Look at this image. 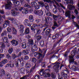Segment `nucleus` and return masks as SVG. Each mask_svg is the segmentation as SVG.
Masks as SVG:
<instances>
[{"label": "nucleus", "mask_w": 79, "mask_h": 79, "mask_svg": "<svg viewBox=\"0 0 79 79\" xmlns=\"http://www.w3.org/2000/svg\"><path fill=\"white\" fill-rule=\"evenodd\" d=\"M77 53V48H75L73 50H72L71 52V56H69V64H71V63H74L75 65H78V64L76 61H74V56L76 55Z\"/></svg>", "instance_id": "1"}, {"label": "nucleus", "mask_w": 79, "mask_h": 79, "mask_svg": "<svg viewBox=\"0 0 79 79\" xmlns=\"http://www.w3.org/2000/svg\"><path fill=\"white\" fill-rule=\"evenodd\" d=\"M66 3L68 5V8L70 10H72L75 8L74 6H73V0H66Z\"/></svg>", "instance_id": "2"}, {"label": "nucleus", "mask_w": 79, "mask_h": 79, "mask_svg": "<svg viewBox=\"0 0 79 79\" xmlns=\"http://www.w3.org/2000/svg\"><path fill=\"white\" fill-rule=\"evenodd\" d=\"M39 8H35L34 13L35 14H36V15H39V16H42V15H43V14H44V12H43V11L42 10H37Z\"/></svg>", "instance_id": "3"}, {"label": "nucleus", "mask_w": 79, "mask_h": 79, "mask_svg": "<svg viewBox=\"0 0 79 79\" xmlns=\"http://www.w3.org/2000/svg\"><path fill=\"white\" fill-rule=\"evenodd\" d=\"M7 4L5 5V9L6 10H11V8L12 7L11 6L13 5L11 2L8 1L7 2Z\"/></svg>", "instance_id": "4"}, {"label": "nucleus", "mask_w": 79, "mask_h": 79, "mask_svg": "<svg viewBox=\"0 0 79 79\" xmlns=\"http://www.w3.org/2000/svg\"><path fill=\"white\" fill-rule=\"evenodd\" d=\"M38 54L39 56H38L37 57V59H39V60H38V62H39V63H42L43 61V58L44 56L40 52H39Z\"/></svg>", "instance_id": "5"}, {"label": "nucleus", "mask_w": 79, "mask_h": 79, "mask_svg": "<svg viewBox=\"0 0 79 79\" xmlns=\"http://www.w3.org/2000/svg\"><path fill=\"white\" fill-rule=\"evenodd\" d=\"M18 8L17 7H14V9L11 10V13L13 15V16H15V15H16L17 14H18V13L15 11H18Z\"/></svg>", "instance_id": "6"}, {"label": "nucleus", "mask_w": 79, "mask_h": 79, "mask_svg": "<svg viewBox=\"0 0 79 79\" xmlns=\"http://www.w3.org/2000/svg\"><path fill=\"white\" fill-rule=\"evenodd\" d=\"M60 63H56L55 65H54L53 66V69L55 71H58L59 67H60Z\"/></svg>", "instance_id": "7"}, {"label": "nucleus", "mask_w": 79, "mask_h": 79, "mask_svg": "<svg viewBox=\"0 0 79 79\" xmlns=\"http://www.w3.org/2000/svg\"><path fill=\"white\" fill-rule=\"evenodd\" d=\"M39 74L41 76L44 75L45 77H50L51 76L50 74L49 73H46L45 72H40Z\"/></svg>", "instance_id": "8"}, {"label": "nucleus", "mask_w": 79, "mask_h": 79, "mask_svg": "<svg viewBox=\"0 0 79 79\" xmlns=\"http://www.w3.org/2000/svg\"><path fill=\"white\" fill-rule=\"evenodd\" d=\"M9 63L10 64H8L6 65V68L7 67L13 68L15 66V63L13 61H10Z\"/></svg>", "instance_id": "9"}, {"label": "nucleus", "mask_w": 79, "mask_h": 79, "mask_svg": "<svg viewBox=\"0 0 79 79\" xmlns=\"http://www.w3.org/2000/svg\"><path fill=\"white\" fill-rule=\"evenodd\" d=\"M7 63H8V60L7 59L3 60L1 62H0V67H3V64H5Z\"/></svg>", "instance_id": "10"}, {"label": "nucleus", "mask_w": 79, "mask_h": 79, "mask_svg": "<svg viewBox=\"0 0 79 79\" xmlns=\"http://www.w3.org/2000/svg\"><path fill=\"white\" fill-rule=\"evenodd\" d=\"M10 42L13 46H17L18 44V42L15 40H12Z\"/></svg>", "instance_id": "11"}, {"label": "nucleus", "mask_w": 79, "mask_h": 79, "mask_svg": "<svg viewBox=\"0 0 79 79\" xmlns=\"http://www.w3.org/2000/svg\"><path fill=\"white\" fill-rule=\"evenodd\" d=\"M20 28L21 29L20 31L19 34L20 36H23L24 34H23V30L24 29V27L23 25H21L20 26Z\"/></svg>", "instance_id": "12"}, {"label": "nucleus", "mask_w": 79, "mask_h": 79, "mask_svg": "<svg viewBox=\"0 0 79 79\" xmlns=\"http://www.w3.org/2000/svg\"><path fill=\"white\" fill-rule=\"evenodd\" d=\"M50 32H51V30L50 29H47L45 32V34L47 36H48L49 37H50Z\"/></svg>", "instance_id": "13"}, {"label": "nucleus", "mask_w": 79, "mask_h": 79, "mask_svg": "<svg viewBox=\"0 0 79 79\" xmlns=\"http://www.w3.org/2000/svg\"><path fill=\"white\" fill-rule=\"evenodd\" d=\"M65 15L66 17H68L69 19H71V12L70 11H66L65 13Z\"/></svg>", "instance_id": "14"}, {"label": "nucleus", "mask_w": 79, "mask_h": 79, "mask_svg": "<svg viewBox=\"0 0 79 79\" xmlns=\"http://www.w3.org/2000/svg\"><path fill=\"white\" fill-rule=\"evenodd\" d=\"M2 40L6 44L8 43V39L7 37L6 36L2 37Z\"/></svg>", "instance_id": "15"}, {"label": "nucleus", "mask_w": 79, "mask_h": 79, "mask_svg": "<svg viewBox=\"0 0 79 79\" xmlns=\"http://www.w3.org/2000/svg\"><path fill=\"white\" fill-rule=\"evenodd\" d=\"M28 43V47H30L31 46L30 45H33L34 44V40L31 39H29Z\"/></svg>", "instance_id": "16"}, {"label": "nucleus", "mask_w": 79, "mask_h": 79, "mask_svg": "<svg viewBox=\"0 0 79 79\" xmlns=\"http://www.w3.org/2000/svg\"><path fill=\"white\" fill-rule=\"evenodd\" d=\"M29 48L28 47L27 48L26 50H24L23 51V53L24 54L26 55H27V54L29 53Z\"/></svg>", "instance_id": "17"}, {"label": "nucleus", "mask_w": 79, "mask_h": 79, "mask_svg": "<svg viewBox=\"0 0 79 79\" xmlns=\"http://www.w3.org/2000/svg\"><path fill=\"white\" fill-rule=\"evenodd\" d=\"M35 37L36 38V39L37 41H39L40 39H42V36L40 35H38L37 34H36L35 35Z\"/></svg>", "instance_id": "18"}, {"label": "nucleus", "mask_w": 79, "mask_h": 79, "mask_svg": "<svg viewBox=\"0 0 79 79\" xmlns=\"http://www.w3.org/2000/svg\"><path fill=\"white\" fill-rule=\"evenodd\" d=\"M45 13L46 15L48 16H52V14H51V13H50L49 10H46L45 11Z\"/></svg>", "instance_id": "19"}, {"label": "nucleus", "mask_w": 79, "mask_h": 79, "mask_svg": "<svg viewBox=\"0 0 79 79\" xmlns=\"http://www.w3.org/2000/svg\"><path fill=\"white\" fill-rule=\"evenodd\" d=\"M31 5L32 7L35 8L37 7V3H36L35 2H33L31 3Z\"/></svg>", "instance_id": "20"}, {"label": "nucleus", "mask_w": 79, "mask_h": 79, "mask_svg": "<svg viewBox=\"0 0 79 79\" xmlns=\"http://www.w3.org/2000/svg\"><path fill=\"white\" fill-rule=\"evenodd\" d=\"M35 33L36 34H40V32H41V31L39 29H35Z\"/></svg>", "instance_id": "21"}, {"label": "nucleus", "mask_w": 79, "mask_h": 79, "mask_svg": "<svg viewBox=\"0 0 79 79\" xmlns=\"http://www.w3.org/2000/svg\"><path fill=\"white\" fill-rule=\"evenodd\" d=\"M12 33L15 35H16L17 34V30L14 27H12Z\"/></svg>", "instance_id": "22"}, {"label": "nucleus", "mask_w": 79, "mask_h": 79, "mask_svg": "<svg viewBox=\"0 0 79 79\" xmlns=\"http://www.w3.org/2000/svg\"><path fill=\"white\" fill-rule=\"evenodd\" d=\"M21 47L23 48H26L27 46H26V44L25 42H23L21 44Z\"/></svg>", "instance_id": "23"}, {"label": "nucleus", "mask_w": 79, "mask_h": 79, "mask_svg": "<svg viewBox=\"0 0 79 79\" xmlns=\"http://www.w3.org/2000/svg\"><path fill=\"white\" fill-rule=\"evenodd\" d=\"M30 32V29L29 28H27L25 30V34H29V32Z\"/></svg>", "instance_id": "24"}, {"label": "nucleus", "mask_w": 79, "mask_h": 79, "mask_svg": "<svg viewBox=\"0 0 79 79\" xmlns=\"http://www.w3.org/2000/svg\"><path fill=\"white\" fill-rule=\"evenodd\" d=\"M22 11V13H23V14H26L27 13V11H28V9L27 8L24 9Z\"/></svg>", "instance_id": "25"}, {"label": "nucleus", "mask_w": 79, "mask_h": 79, "mask_svg": "<svg viewBox=\"0 0 79 79\" xmlns=\"http://www.w3.org/2000/svg\"><path fill=\"white\" fill-rule=\"evenodd\" d=\"M18 56H16V54L15 53H13L12 56V60H15L16 58H18Z\"/></svg>", "instance_id": "26"}, {"label": "nucleus", "mask_w": 79, "mask_h": 79, "mask_svg": "<svg viewBox=\"0 0 79 79\" xmlns=\"http://www.w3.org/2000/svg\"><path fill=\"white\" fill-rule=\"evenodd\" d=\"M72 69H73L75 71H77V70H79V67L76 68L73 65L72 67Z\"/></svg>", "instance_id": "27"}, {"label": "nucleus", "mask_w": 79, "mask_h": 79, "mask_svg": "<svg viewBox=\"0 0 79 79\" xmlns=\"http://www.w3.org/2000/svg\"><path fill=\"white\" fill-rule=\"evenodd\" d=\"M13 52V49L12 48H10L8 50V53L9 54H11Z\"/></svg>", "instance_id": "28"}, {"label": "nucleus", "mask_w": 79, "mask_h": 79, "mask_svg": "<svg viewBox=\"0 0 79 79\" xmlns=\"http://www.w3.org/2000/svg\"><path fill=\"white\" fill-rule=\"evenodd\" d=\"M13 3L14 5L16 6H18L19 5V1H16L14 2Z\"/></svg>", "instance_id": "29"}, {"label": "nucleus", "mask_w": 79, "mask_h": 79, "mask_svg": "<svg viewBox=\"0 0 79 79\" xmlns=\"http://www.w3.org/2000/svg\"><path fill=\"white\" fill-rule=\"evenodd\" d=\"M51 77L53 79H55L56 77V75L54 73L52 72L51 73Z\"/></svg>", "instance_id": "30"}, {"label": "nucleus", "mask_w": 79, "mask_h": 79, "mask_svg": "<svg viewBox=\"0 0 79 79\" xmlns=\"http://www.w3.org/2000/svg\"><path fill=\"white\" fill-rule=\"evenodd\" d=\"M8 19H9L10 20V21H14L12 22V23H14V24H15L16 23V21L15 20V18H9Z\"/></svg>", "instance_id": "31"}, {"label": "nucleus", "mask_w": 79, "mask_h": 79, "mask_svg": "<svg viewBox=\"0 0 79 79\" xmlns=\"http://www.w3.org/2000/svg\"><path fill=\"white\" fill-rule=\"evenodd\" d=\"M52 17L53 18L54 21H56V20H57L58 17V16L57 15H53L52 16Z\"/></svg>", "instance_id": "32"}, {"label": "nucleus", "mask_w": 79, "mask_h": 79, "mask_svg": "<svg viewBox=\"0 0 79 79\" xmlns=\"http://www.w3.org/2000/svg\"><path fill=\"white\" fill-rule=\"evenodd\" d=\"M6 76L7 79H10L11 77V75H10V73H6Z\"/></svg>", "instance_id": "33"}, {"label": "nucleus", "mask_w": 79, "mask_h": 79, "mask_svg": "<svg viewBox=\"0 0 79 79\" xmlns=\"http://www.w3.org/2000/svg\"><path fill=\"white\" fill-rule=\"evenodd\" d=\"M17 60H18V61L16 62V66H17V67H18V66H19V62H18V61H19L20 63H21V60L19 59H18Z\"/></svg>", "instance_id": "34"}, {"label": "nucleus", "mask_w": 79, "mask_h": 79, "mask_svg": "<svg viewBox=\"0 0 79 79\" xmlns=\"http://www.w3.org/2000/svg\"><path fill=\"white\" fill-rule=\"evenodd\" d=\"M44 41L43 40H41L40 42V44L41 46V47H44Z\"/></svg>", "instance_id": "35"}, {"label": "nucleus", "mask_w": 79, "mask_h": 79, "mask_svg": "<svg viewBox=\"0 0 79 79\" xmlns=\"http://www.w3.org/2000/svg\"><path fill=\"white\" fill-rule=\"evenodd\" d=\"M53 26L56 27H59V25H58L56 21H54Z\"/></svg>", "instance_id": "36"}, {"label": "nucleus", "mask_w": 79, "mask_h": 79, "mask_svg": "<svg viewBox=\"0 0 79 79\" xmlns=\"http://www.w3.org/2000/svg\"><path fill=\"white\" fill-rule=\"evenodd\" d=\"M64 73L65 75H66V77H67V76H68L67 74H69V71H68V70H65V71H64Z\"/></svg>", "instance_id": "37"}, {"label": "nucleus", "mask_w": 79, "mask_h": 79, "mask_svg": "<svg viewBox=\"0 0 79 79\" xmlns=\"http://www.w3.org/2000/svg\"><path fill=\"white\" fill-rule=\"evenodd\" d=\"M44 7L45 9L47 10H49V6H48V4H45Z\"/></svg>", "instance_id": "38"}, {"label": "nucleus", "mask_w": 79, "mask_h": 79, "mask_svg": "<svg viewBox=\"0 0 79 79\" xmlns=\"http://www.w3.org/2000/svg\"><path fill=\"white\" fill-rule=\"evenodd\" d=\"M73 24L75 27H77V29H79V25H78L77 23H76V22H73Z\"/></svg>", "instance_id": "39"}, {"label": "nucleus", "mask_w": 79, "mask_h": 79, "mask_svg": "<svg viewBox=\"0 0 79 79\" xmlns=\"http://www.w3.org/2000/svg\"><path fill=\"white\" fill-rule=\"evenodd\" d=\"M32 48L33 50H35V51L37 50L38 48L36 45H34Z\"/></svg>", "instance_id": "40"}, {"label": "nucleus", "mask_w": 79, "mask_h": 79, "mask_svg": "<svg viewBox=\"0 0 79 79\" xmlns=\"http://www.w3.org/2000/svg\"><path fill=\"white\" fill-rule=\"evenodd\" d=\"M29 20L26 19L24 20L23 23L24 24L26 25V24H27L28 23H29Z\"/></svg>", "instance_id": "41"}, {"label": "nucleus", "mask_w": 79, "mask_h": 79, "mask_svg": "<svg viewBox=\"0 0 79 79\" xmlns=\"http://www.w3.org/2000/svg\"><path fill=\"white\" fill-rule=\"evenodd\" d=\"M50 3H53V4H54L55 3L56 5H58V3L56 2L55 0H52V1H51V2H50Z\"/></svg>", "instance_id": "42"}, {"label": "nucleus", "mask_w": 79, "mask_h": 79, "mask_svg": "<svg viewBox=\"0 0 79 79\" xmlns=\"http://www.w3.org/2000/svg\"><path fill=\"white\" fill-rule=\"evenodd\" d=\"M1 18H2V15H0V24H2V23H3V19Z\"/></svg>", "instance_id": "43"}, {"label": "nucleus", "mask_w": 79, "mask_h": 79, "mask_svg": "<svg viewBox=\"0 0 79 79\" xmlns=\"http://www.w3.org/2000/svg\"><path fill=\"white\" fill-rule=\"evenodd\" d=\"M26 66L27 68H29L31 67V64H30L29 63H27L26 64Z\"/></svg>", "instance_id": "44"}, {"label": "nucleus", "mask_w": 79, "mask_h": 79, "mask_svg": "<svg viewBox=\"0 0 79 79\" xmlns=\"http://www.w3.org/2000/svg\"><path fill=\"white\" fill-rule=\"evenodd\" d=\"M1 47H1V48H5V44L3 42H1Z\"/></svg>", "instance_id": "45"}, {"label": "nucleus", "mask_w": 79, "mask_h": 79, "mask_svg": "<svg viewBox=\"0 0 79 79\" xmlns=\"http://www.w3.org/2000/svg\"><path fill=\"white\" fill-rule=\"evenodd\" d=\"M25 71V69L24 68H21L20 69V72L21 73H24Z\"/></svg>", "instance_id": "46"}, {"label": "nucleus", "mask_w": 79, "mask_h": 79, "mask_svg": "<svg viewBox=\"0 0 79 79\" xmlns=\"http://www.w3.org/2000/svg\"><path fill=\"white\" fill-rule=\"evenodd\" d=\"M6 58H7L8 59H11V56L10 55L8 54H6Z\"/></svg>", "instance_id": "47"}, {"label": "nucleus", "mask_w": 79, "mask_h": 79, "mask_svg": "<svg viewBox=\"0 0 79 79\" xmlns=\"http://www.w3.org/2000/svg\"><path fill=\"white\" fill-rule=\"evenodd\" d=\"M7 30L9 32H11V27H10L7 29Z\"/></svg>", "instance_id": "48"}, {"label": "nucleus", "mask_w": 79, "mask_h": 79, "mask_svg": "<svg viewBox=\"0 0 79 79\" xmlns=\"http://www.w3.org/2000/svg\"><path fill=\"white\" fill-rule=\"evenodd\" d=\"M5 74V70L3 69L2 70L1 74L2 76H4Z\"/></svg>", "instance_id": "49"}, {"label": "nucleus", "mask_w": 79, "mask_h": 79, "mask_svg": "<svg viewBox=\"0 0 79 79\" xmlns=\"http://www.w3.org/2000/svg\"><path fill=\"white\" fill-rule=\"evenodd\" d=\"M27 77V75H26L23 76L22 77H20V79H26Z\"/></svg>", "instance_id": "50"}, {"label": "nucleus", "mask_w": 79, "mask_h": 79, "mask_svg": "<svg viewBox=\"0 0 79 79\" xmlns=\"http://www.w3.org/2000/svg\"><path fill=\"white\" fill-rule=\"evenodd\" d=\"M58 79H63V77L62 76L60 75V74L58 73Z\"/></svg>", "instance_id": "51"}, {"label": "nucleus", "mask_w": 79, "mask_h": 79, "mask_svg": "<svg viewBox=\"0 0 79 79\" xmlns=\"http://www.w3.org/2000/svg\"><path fill=\"white\" fill-rule=\"evenodd\" d=\"M53 12L55 14L56 13L58 12V10H57V8H54L53 9Z\"/></svg>", "instance_id": "52"}, {"label": "nucleus", "mask_w": 79, "mask_h": 79, "mask_svg": "<svg viewBox=\"0 0 79 79\" xmlns=\"http://www.w3.org/2000/svg\"><path fill=\"white\" fill-rule=\"evenodd\" d=\"M53 12L55 14L56 13L58 12V10H57V8H54L53 9Z\"/></svg>", "instance_id": "53"}, {"label": "nucleus", "mask_w": 79, "mask_h": 79, "mask_svg": "<svg viewBox=\"0 0 79 79\" xmlns=\"http://www.w3.org/2000/svg\"><path fill=\"white\" fill-rule=\"evenodd\" d=\"M53 12L55 14L56 13L58 12V10H57V8H54L53 9Z\"/></svg>", "instance_id": "54"}, {"label": "nucleus", "mask_w": 79, "mask_h": 79, "mask_svg": "<svg viewBox=\"0 0 79 79\" xmlns=\"http://www.w3.org/2000/svg\"><path fill=\"white\" fill-rule=\"evenodd\" d=\"M19 11H22L24 9V7H19Z\"/></svg>", "instance_id": "55"}, {"label": "nucleus", "mask_w": 79, "mask_h": 79, "mask_svg": "<svg viewBox=\"0 0 79 79\" xmlns=\"http://www.w3.org/2000/svg\"><path fill=\"white\" fill-rule=\"evenodd\" d=\"M32 61L33 63H35V62L37 61V60L35 58H32Z\"/></svg>", "instance_id": "56"}, {"label": "nucleus", "mask_w": 79, "mask_h": 79, "mask_svg": "<svg viewBox=\"0 0 79 79\" xmlns=\"http://www.w3.org/2000/svg\"><path fill=\"white\" fill-rule=\"evenodd\" d=\"M39 4L42 6H44V2L43 1H41L39 2Z\"/></svg>", "instance_id": "57"}, {"label": "nucleus", "mask_w": 79, "mask_h": 79, "mask_svg": "<svg viewBox=\"0 0 79 79\" xmlns=\"http://www.w3.org/2000/svg\"><path fill=\"white\" fill-rule=\"evenodd\" d=\"M35 28V26H32L31 27V30L33 31H35V29H34Z\"/></svg>", "instance_id": "58"}, {"label": "nucleus", "mask_w": 79, "mask_h": 79, "mask_svg": "<svg viewBox=\"0 0 79 79\" xmlns=\"http://www.w3.org/2000/svg\"><path fill=\"white\" fill-rule=\"evenodd\" d=\"M35 65L34 67H32L31 69L30 70V73H32V70H34V69H35Z\"/></svg>", "instance_id": "59"}, {"label": "nucleus", "mask_w": 79, "mask_h": 79, "mask_svg": "<svg viewBox=\"0 0 79 79\" xmlns=\"http://www.w3.org/2000/svg\"><path fill=\"white\" fill-rule=\"evenodd\" d=\"M24 6H25V7L29 8V7H30V5H29L27 3L24 5Z\"/></svg>", "instance_id": "60"}, {"label": "nucleus", "mask_w": 79, "mask_h": 79, "mask_svg": "<svg viewBox=\"0 0 79 79\" xmlns=\"http://www.w3.org/2000/svg\"><path fill=\"white\" fill-rule=\"evenodd\" d=\"M57 45V43H55L54 44L53 46L52 49H55L56 47V46Z\"/></svg>", "instance_id": "61"}, {"label": "nucleus", "mask_w": 79, "mask_h": 79, "mask_svg": "<svg viewBox=\"0 0 79 79\" xmlns=\"http://www.w3.org/2000/svg\"><path fill=\"white\" fill-rule=\"evenodd\" d=\"M24 59L25 60H27L29 59V57L28 56H25Z\"/></svg>", "instance_id": "62"}, {"label": "nucleus", "mask_w": 79, "mask_h": 79, "mask_svg": "<svg viewBox=\"0 0 79 79\" xmlns=\"http://www.w3.org/2000/svg\"><path fill=\"white\" fill-rule=\"evenodd\" d=\"M3 27H4V28L6 27H7V24L6 23H4V24H3Z\"/></svg>", "instance_id": "63"}, {"label": "nucleus", "mask_w": 79, "mask_h": 79, "mask_svg": "<svg viewBox=\"0 0 79 79\" xmlns=\"http://www.w3.org/2000/svg\"><path fill=\"white\" fill-rule=\"evenodd\" d=\"M39 78H40V76L38 75H36L35 77V79H39Z\"/></svg>", "instance_id": "64"}]
</instances>
